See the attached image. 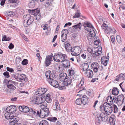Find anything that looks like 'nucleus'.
I'll list each match as a JSON object with an SVG mask.
<instances>
[{
	"label": "nucleus",
	"instance_id": "f257e3e1",
	"mask_svg": "<svg viewBox=\"0 0 125 125\" xmlns=\"http://www.w3.org/2000/svg\"><path fill=\"white\" fill-rule=\"evenodd\" d=\"M50 71H47L45 73V76L46 78L48 79V81L49 83L52 86L56 88H58L60 90H62L65 88L64 86L59 85L58 82L54 80V76H53Z\"/></svg>",
	"mask_w": 125,
	"mask_h": 125
},
{
	"label": "nucleus",
	"instance_id": "f03ea898",
	"mask_svg": "<svg viewBox=\"0 0 125 125\" xmlns=\"http://www.w3.org/2000/svg\"><path fill=\"white\" fill-rule=\"evenodd\" d=\"M75 80V78L71 76H68L64 80V81L62 83V86H68V88H71L73 85V83Z\"/></svg>",
	"mask_w": 125,
	"mask_h": 125
},
{
	"label": "nucleus",
	"instance_id": "7ed1b4c3",
	"mask_svg": "<svg viewBox=\"0 0 125 125\" xmlns=\"http://www.w3.org/2000/svg\"><path fill=\"white\" fill-rule=\"evenodd\" d=\"M23 18L25 19L23 21V24L24 26L25 27H28L34 21L33 17L29 14L23 16Z\"/></svg>",
	"mask_w": 125,
	"mask_h": 125
},
{
	"label": "nucleus",
	"instance_id": "20e7f679",
	"mask_svg": "<svg viewBox=\"0 0 125 125\" xmlns=\"http://www.w3.org/2000/svg\"><path fill=\"white\" fill-rule=\"evenodd\" d=\"M40 111V117L42 118L47 117L50 113L49 108H48L43 107Z\"/></svg>",
	"mask_w": 125,
	"mask_h": 125
},
{
	"label": "nucleus",
	"instance_id": "39448f33",
	"mask_svg": "<svg viewBox=\"0 0 125 125\" xmlns=\"http://www.w3.org/2000/svg\"><path fill=\"white\" fill-rule=\"evenodd\" d=\"M53 56V54L51 53L50 55L46 57L44 62L45 65L46 67L48 66L51 63V62L52 61Z\"/></svg>",
	"mask_w": 125,
	"mask_h": 125
},
{
	"label": "nucleus",
	"instance_id": "423d86ee",
	"mask_svg": "<svg viewBox=\"0 0 125 125\" xmlns=\"http://www.w3.org/2000/svg\"><path fill=\"white\" fill-rule=\"evenodd\" d=\"M28 11L30 13H31L35 16H37L36 19L37 20H38L40 18H38V17H37V15L40 12V10L39 9L37 8L36 9L33 10H28ZM38 16L39 17H40V16L39 15H38Z\"/></svg>",
	"mask_w": 125,
	"mask_h": 125
},
{
	"label": "nucleus",
	"instance_id": "0eeeda50",
	"mask_svg": "<svg viewBox=\"0 0 125 125\" xmlns=\"http://www.w3.org/2000/svg\"><path fill=\"white\" fill-rule=\"evenodd\" d=\"M47 89L46 88H40L37 90V91L35 92V94L39 96L43 95L46 91Z\"/></svg>",
	"mask_w": 125,
	"mask_h": 125
},
{
	"label": "nucleus",
	"instance_id": "6e6552de",
	"mask_svg": "<svg viewBox=\"0 0 125 125\" xmlns=\"http://www.w3.org/2000/svg\"><path fill=\"white\" fill-rule=\"evenodd\" d=\"M43 101H45V99L43 96L41 97L40 96H37L35 98L34 103L37 104H40Z\"/></svg>",
	"mask_w": 125,
	"mask_h": 125
},
{
	"label": "nucleus",
	"instance_id": "1a4fd4ad",
	"mask_svg": "<svg viewBox=\"0 0 125 125\" xmlns=\"http://www.w3.org/2000/svg\"><path fill=\"white\" fill-rule=\"evenodd\" d=\"M16 111V107L14 105H12L8 107L6 110V112H9L10 114H13Z\"/></svg>",
	"mask_w": 125,
	"mask_h": 125
},
{
	"label": "nucleus",
	"instance_id": "9d476101",
	"mask_svg": "<svg viewBox=\"0 0 125 125\" xmlns=\"http://www.w3.org/2000/svg\"><path fill=\"white\" fill-rule=\"evenodd\" d=\"M18 80L17 81L19 82H22V80H24L25 82H27L28 81V79L26 77L25 75L23 74H18Z\"/></svg>",
	"mask_w": 125,
	"mask_h": 125
},
{
	"label": "nucleus",
	"instance_id": "9b49d317",
	"mask_svg": "<svg viewBox=\"0 0 125 125\" xmlns=\"http://www.w3.org/2000/svg\"><path fill=\"white\" fill-rule=\"evenodd\" d=\"M19 109L20 111L25 113L28 112L30 109L28 107L25 106H19Z\"/></svg>",
	"mask_w": 125,
	"mask_h": 125
},
{
	"label": "nucleus",
	"instance_id": "f8f14e48",
	"mask_svg": "<svg viewBox=\"0 0 125 125\" xmlns=\"http://www.w3.org/2000/svg\"><path fill=\"white\" fill-rule=\"evenodd\" d=\"M63 44L64 45L66 51L68 52H70L72 48L71 45L67 41L65 42Z\"/></svg>",
	"mask_w": 125,
	"mask_h": 125
},
{
	"label": "nucleus",
	"instance_id": "ddd939ff",
	"mask_svg": "<svg viewBox=\"0 0 125 125\" xmlns=\"http://www.w3.org/2000/svg\"><path fill=\"white\" fill-rule=\"evenodd\" d=\"M82 103L84 105H86L88 104L89 101V98H88L86 95H83L82 98Z\"/></svg>",
	"mask_w": 125,
	"mask_h": 125
},
{
	"label": "nucleus",
	"instance_id": "4468645a",
	"mask_svg": "<svg viewBox=\"0 0 125 125\" xmlns=\"http://www.w3.org/2000/svg\"><path fill=\"white\" fill-rule=\"evenodd\" d=\"M124 99V96L122 94L118 96V105L120 106L122 104Z\"/></svg>",
	"mask_w": 125,
	"mask_h": 125
},
{
	"label": "nucleus",
	"instance_id": "2eb2a0df",
	"mask_svg": "<svg viewBox=\"0 0 125 125\" xmlns=\"http://www.w3.org/2000/svg\"><path fill=\"white\" fill-rule=\"evenodd\" d=\"M113 106L112 105H110L109 106L105 107L104 109L106 114H109V113L110 114L112 112L113 110Z\"/></svg>",
	"mask_w": 125,
	"mask_h": 125
},
{
	"label": "nucleus",
	"instance_id": "dca6fc26",
	"mask_svg": "<svg viewBox=\"0 0 125 125\" xmlns=\"http://www.w3.org/2000/svg\"><path fill=\"white\" fill-rule=\"evenodd\" d=\"M99 66L98 64L96 62L93 63L91 65V67L93 68L94 71L95 73L97 72Z\"/></svg>",
	"mask_w": 125,
	"mask_h": 125
},
{
	"label": "nucleus",
	"instance_id": "f3484780",
	"mask_svg": "<svg viewBox=\"0 0 125 125\" xmlns=\"http://www.w3.org/2000/svg\"><path fill=\"white\" fill-rule=\"evenodd\" d=\"M7 87L9 89L8 92L9 93H12L13 90L16 89V87L12 84H9L7 85Z\"/></svg>",
	"mask_w": 125,
	"mask_h": 125
},
{
	"label": "nucleus",
	"instance_id": "a211bd4d",
	"mask_svg": "<svg viewBox=\"0 0 125 125\" xmlns=\"http://www.w3.org/2000/svg\"><path fill=\"white\" fill-rule=\"evenodd\" d=\"M116 90H117V88H114L112 90V94L115 95L113 97L114 102L115 103H117V96H116L117 95V94L115 93Z\"/></svg>",
	"mask_w": 125,
	"mask_h": 125
},
{
	"label": "nucleus",
	"instance_id": "6ab92c4d",
	"mask_svg": "<svg viewBox=\"0 0 125 125\" xmlns=\"http://www.w3.org/2000/svg\"><path fill=\"white\" fill-rule=\"evenodd\" d=\"M58 53L59 55L61 62L62 63L65 60L67 59V56L66 54H63L61 52H58Z\"/></svg>",
	"mask_w": 125,
	"mask_h": 125
},
{
	"label": "nucleus",
	"instance_id": "aec40b11",
	"mask_svg": "<svg viewBox=\"0 0 125 125\" xmlns=\"http://www.w3.org/2000/svg\"><path fill=\"white\" fill-rule=\"evenodd\" d=\"M85 75L88 78H92L93 75V72L90 69L88 70L84 73Z\"/></svg>",
	"mask_w": 125,
	"mask_h": 125
},
{
	"label": "nucleus",
	"instance_id": "412c9836",
	"mask_svg": "<svg viewBox=\"0 0 125 125\" xmlns=\"http://www.w3.org/2000/svg\"><path fill=\"white\" fill-rule=\"evenodd\" d=\"M107 101L108 103V104L110 105H112L114 107V112L116 113V111H115V109L116 111H117V106L116 105L113 104V99H107Z\"/></svg>",
	"mask_w": 125,
	"mask_h": 125
},
{
	"label": "nucleus",
	"instance_id": "4be33fe9",
	"mask_svg": "<svg viewBox=\"0 0 125 125\" xmlns=\"http://www.w3.org/2000/svg\"><path fill=\"white\" fill-rule=\"evenodd\" d=\"M9 119L10 120L9 121L10 125H13L18 122L17 119L13 115Z\"/></svg>",
	"mask_w": 125,
	"mask_h": 125
},
{
	"label": "nucleus",
	"instance_id": "5701e85b",
	"mask_svg": "<svg viewBox=\"0 0 125 125\" xmlns=\"http://www.w3.org/2000/svg\"><path fill=\"white\" fill-rule=\"evenodd\" d=\"M72 48L73 49V50L77 54L80 53L82 51V49L79 46H76Z\"/></svg>",
	"mask_w": 125,
	"mask_h": 125
},
{
	"label": "nucleus",
	"instance_id": "b1692460",
	"mask_svg": "<svg viewBox=\"0 0 125 125\" xmlns=\"http://www.w3.org/2000/svg\"><path fill=\"white\" fill-rule=\"evenodd\" d=\"M63 62H64L63 63V65L64 67L66 68H68L69 67L70 64L69 60L67 59Z\"/></svg>",
	"mask_w": 125,
	"mask_h": 125
},
{
	"label": "nucleus",
	"instance_id": "393cba45",
	"mask_svg": "<svg viewBox=\"0 0 125 125\" xmlns=\"http://www.w3.org/2000/svg\"><path fill=\"white\" fill-rule=\"evenodd\" d=\"M107 58L106 57L103 56L101 58V61L102 64H103L104 66L107 65L108 60Z\"/></svg>",
	"mask_w": 125,
	"mask_h": 125
},
{
	"label": "nucleus",
	"instance_id": "a878e982",
	"mask_svg": "<svg viewBox=\"0 0 125 125\" xmlns=\"http://www.w3.org/2000/svg\"><path fill=\"white\" fill-rule=\"evenodd\" d=\"M99 116L105 122L107 121L108 120L107 116L104 113H102Z\"/></svg>",
	"mask_w": 125,
	"mask_h": 125
},
{
	"label": "nucleus",
	"instance_id": "bb28decb",
	"mask_svg": "<svg viewBox=\"0 0 125 125\" xmlns=\"http://www.w3.org/2000/svg\"><path fill=\"white\" fill-rule=\"evenodd\" d=\"M53 60L54 61L58 62H61L60 57L58 53H57V55H56L55 56H53Z\"/></svg>",
	"mask_w": 125,
	"mask_h": 125
},
{
	"label": "nucleus",
	"instance_id": "cd10ccee",
	"mask_svg": "<svg viewBox=\"0 0 125 125\" xmlns=\"http://www.w3.org/2000/svg\"><path fill=\"white\" fill-rule=\"evenodd\" d=\"M51 95L50 94H48L46 95L45 99V101L48 103H50L52 101V99H51L50 97Z\"/></svg>",
	"mask_w": 125,
	"mask_h": 125
},
{
	"label": "nucleus",
	"instance_id": "c85d7f7f",
	"mask_svg": "<svg viewBox=\"0 0 125 125\" xmlns=\"http://www.w3.org/2000/svg\"><path fill=\"white\" fill-rule=\"evenodd\" d=\"M67 74L65 73H62L59 75V76L61 79H65L67 77Z\"/></svg>",
	"mask_w": 125,
	"mask_h": 125
},
{
	"label": "nucleus",
	"instance_id": "c756f323",
	"mask_svg": "<svg viewBox=\"0 0 125 125\" xmlns=\"http://www.w3.org/2000/svg\"><path fill=\"white\" fill-rule=\"evenodd\" d=\"M10 114V113L7 112L5 113V116L7 119H9L11 117L13 116V115Z\"/></svg>",
	"mask_w": 125,
	"mask_h": 125
},
{
	"label": "nucleus",
	"instance_id": "7c9ffc66",
	"mask_svg": "<svg viewBox=\"0 0 125 125\" xmlns=\"http://www.w3.org/2000/svg\"><path fill=\"white\" fill-rule=\"evenodd\" d=\"M35 1L31 0L29 3V6L30 8H33L35 6Z\"/></svg>",
	"mask_w": 125,
	"mask_h": 125
},
{
	"label": "nucleus",
	"instance_id": "2f4dec72",
	"mask_svg": "<svg viewBox=\"0 0 125 125\" xmlns=\"http://www.w3.org/2000/svg\"><path fill=\"white\" fill-rule=\"evenodd\" d=\"M67 35L61 34V41L63 42H64L67 39Z\"/></svg>",
	"mask_w": 125,
	"mask_h": 125
},
{
	"label": "nucleus",
	"instance_id": "473e14b6",
	"mask_svg": "<svg viewBox=\"0 0 125 125\" xmlns=\"http://www.w3.org/2000/svg\"><path fill=\"white\" fill-rule=\"evenodd\" d=\"M110 120H112V124L113 125L115 124V115H112L109 119Z\"/></svg>",
	"mask_w": 125,
	"mask_h": 125
},
{
	"label": "nucleus",
	"instance_id": "72a5a7b5",
	"mask_svg": "<svg viewBox=\"0 0 125 125\" xmlns=\"http://www.w3.org/2000/svg\"><path fill=\"white\" fill-rule=\"evenodd\" d=\"M39 125H48V123L46 120H43L40 121Z\"/></svg>",
	"mask_w": 125,
	"mask_h": 125
},
{
	"label": "nucleus",
	"instance_id": "f704fd0d",
	"mask_svg": "<svg viewBox=\"0 0 125 125\" xmlns=\"http://www.w3.org/2000/svg\"><path fill=\"white\" fill-rule=\"evenodd\" d=\"M89 67V65L88 63H85L84 64L83 67V70L84 71H86L88 70Z\"/></svg>",
	"mask_w": 125,
	"mask_h": 125
},
{
	"label": "nucleus",
	"instance_id": "c9c22d12",
	"mask_svg": "<svg viewBox=\"0 0 125 125\" xmlns=\"http://www.w3.org/2000/svg\"><path fill=\"white\" fill-rule=\"evenodd\" d=\"M84 29L89 32H91L92 31H93V30L94 29V28L88 27V26H84Z\"/></svg>",
	"mask_w": 125,
	"mask_h": 125
},
{
	"label": "nucleus",
	"instance_id": "e433bc0d",
	"mask_svg": "<svg viewBox=\"0 0 125 125\" xmlns=\"http://www.w3.org/2000/svg\"><path fill=\"white\" fill-rule=\"evenodd\" d=\"M80 14V11L77 10L75 13V15L73 16V18H75L79 17L81 15Z\"/></svg>",
	"mask_w": 125,
	"mask_h": 125
},
{
	"label": "nucleus",
	"instance_id": "4c0bfd02",
	"mask_svg": "<svg viewBox=\"0 0 125 125\" xmlns=\"http://www.w3.org/2000/svg\"><path fill=\"white\" fill-rule=\"evenodd\" d=\"M82 99L79 98L76 100L75 101V103L77 105H81L82 103Z\"/></svg>",
	"mask_w": 125,
	"mask_h": 125
},
{
	"label": "nucleus",
	"instance_id": "58836bf2",
	"mask_svg": "<svg viewBox=\"0 0 125 125\" xmlns=\"http://www.w3.org/2000/svg\"><path fill=\"white\" fill-rule=\"evenodd\" d=\"M55 107L54 108V109H55L56 111L59 110L60 108V105L58 103H55Z\"/></svg>",
	"mask_w": 125,
	"mask_h": 125
},
{
	"label": "nucleus",
	"instance_id": "ea45409f",
	"mask_svg": "<svg viewBox=\"0 0 125 125\" xmlns=\"http://www.w3.org/2000/svg\"><path fill=\"white\" fill-rule=\"evenodd\" d=\"M81 23L80 22L77 24L73 26V27L77 29H80L81 28Z\"/></svg>",
	"mask_w": 125,
	"mask_h": 125
},
{
	"label": "nucleus",
	"instance_id": "a19ab883",
	"mask_svg": "<svg viewBox=\"0 0 125 125\" xmlns=\"http://www.w3.org/2000/svg\"><path fill=\"white\" fill-rule=\"evenodd\" d=\"M68 72L69 74L70 75L69 76H72L73 77H74L73 75L74 73V70L71 69H69L68 70Z\"/></svg>",
	"mask_w": 125,
	"mask_h": 125
},
{
	"label": "nucleus",
	"instance_id": "79ce46f5",
	"mask_svg": "<svg viewBox=\"0 0 125 125\" xmlns=\"http://www.w3.org/2000/svg\"><path fill=\"white\" fill-rule=\"evenodd\" d=\"M70 52H71V53L72 55L73 56H76V57H77V58L78 57V55L73 50V48H72V50H71Z\"/></svg>",
	"mask_w": 125,
	"mask_h": 125
},
{
	"label": "nucleus",
	"instance_id": "37998d69",
	"mask_svg": "<svg viewBox=\"0 0 125 125\" xmlns=\"http://www.w3.org/2000/svg\"><path fill=\"white\" fill-rule=\"evenodd\" d=\"M110 105L108 104V102L107 103V102H105L104 103V105H101L100 106V108L101 109H102V108H105V107H107L108 106H109Z\"/></svg>",
	"mask_w": 125,
	"mask_h": 125
},
{
	"label": "nucleus",
	"instance_id": "c03bdc74",
	"mask_svg": "<svg viewBox=\"0 0 125 125\" xmlns=\"http://www.w3.org/2000/svg\"><path fill=\"white\" fill-rule=\"evenodd\" d=\"M102 121H103L102 119L101 118L100 116H98L96 119V122L98 123H100Z\"/></svg>",
	"mask_w": 125,
	"mask_h": 125
},
{
	"label": "nucleus",
	"instance_id": "a18cd8bd",
	"mask_svg": "<svg viewBox=\"0 0 125 125\" xmlns=\"http://www.w3.org/2000/svg\"><path fill=\"white\" fill-rule=\"evenodd\" d=\"M47 119L51 121L54 122L55 121L57 120V119L55 117H50Z\"/></svg>",
	"mask_w": 125,
	"mask_h": 125
},
{
	"label": "nucleus",
	"instance_id": "49530a36",
	"mask_svg": "<svg viewBox=\"0 0 125 125\" xmlns=\"http://www.w3.org/2000/svg\"><path fill=\"white\" fill-rule=\"evenodd\" d=\"M118 79H121L122 80H124L125 78V73L123 74L121 73L120 74L118 77Z\"/></svg>",
	"mask_w": 125,
	"mask_h": 125
},
{
	"label": "nucleus",
	"instance_id": "de8ad7c7",
	"mask_svg": "<svg viewBox=\"0 0 125 125\" xmlns=\"http://www.w3.org/2000/svg\"><path fill=\"white\" fill-rule=\"evenodd\" d=\"M99 50L98 49V50L96 51H94V52L93 54H95V57H96L98 56L101 53V52L100 51H99V52H100V53L98 52Z\"/></svg>",
	"mask_w": 125,
	"mask_h": 125
},
{
	"label": "nucleus",
	"instance_id": "09e8293b",
	"mask_svg": "<svg viewBox=\"0 0 125 125\" xmlns=\"http://www.w3.org/2000/svg\"><path fill=\"white\" fill-rule=\"evenodd\" d=\"M7 13L8 16L11 17H13L14 15V13L12 11H8Z\"/></svg>",
	"mask_w": 125,
	"mask_h": 125
},
{
	"label": "nucleus",
	"instance_id": "8fccbe9b",
	"mask_svg": "<svg viewBox=\"0 0 125 125\" xmlns=\"http://www.w3.org/2000/svg\"><path fill=\"white\" fill-rule=\"evenodd\" d=\"M111 28L109 27H107L105 30V32L107 34H110Z\"/></svg>",
	"mask_w": 125,
	"mask_h": 125
},
{
	"label": "nucleus",
	"instance_id": "3c124183",
	"mask_svg": "<svg viewBox=\"0 0 125 125\" xmlns=\"http://www.w3.org/2000/svg\"><path fill=\"white\" fill-rule=\"evenodd\" d=\"M10 39H11L10 37H8L7 38L6 35H4V36L3 37L2 39V41H9Z\"/></svg>",
	"mask_w": 125,
	"mask_h": 125
},
{
	"label": "nucleus",
	"instance_id": "603ef678",
	"mask_svg": "<svg viewBox=\"0 0 125 125\" xmlns=\"http://www.w3.org/2000/svg\"><path fill=\"white\" fill-rule=\"evenodd\" d=\"M3 74L6 78H8L10 77L9 73L7 71L3 73Z\"/></svg>",
	"mask_w": 125,
	"mask_h": 125
},
{
	"label": "nucleus",
	"instance_id": "864d4df0",
	"mask_svg": "<svg viewBox=\"0 0 125 125\" xmlns=\"http://www.w3.org/2000/svg\"><path fill=\"white\" fill-rule=\"evenodd\" d=\"M68 30L67 29H63L61 32V34L67 35L68 33Z\"/></svg>",
	"mask_w": 125,
	"mask_h": 125
},
{
	"label": "nucleus",
	"instance_id": "5fc2aeb1",
	"mask_svg": "<svg viewBox=\"0 0 125 125\" xmlns=\"http://www.w3.org/2000/svg\"><path fill=\"white\" fill-rule=\"evenodd\" d=\"M28 63V60L26 59H24L21 62L23 65H26Z\"/></svg>",
	"mask_w": 125,
	"mask_h": 125
},
{
	"label": "nucleus",
	"instance_id": "6e6d98bb",
	"mask_svg": "<svg viewBox=\"0 0 125 125\" xmlns=\"http://www.w3.org/2000/svg\"><path fill=\"white\" fill-rule=\"evenodd\" d=\"M90 35L92 37H94L95 35V33L94 31V30L93 31H91L90 32Z\"/></svg>",
	"mask_w": 125,
	"mask_h": 125
},
{
	"label": "nucleus",
	"instance_id": "4d7b16f0",
	"mask_svg": "<svg viewBox=\"0 0 125 125\" xmlns=\"http://www.w3.org/2000/svg\"><path fill=\"white\" fill-rule=\"evenodd\" d=\"M40 104L41 107H42V106H43L44 107H46L47 106V104L45 101H43V102L41 103Z\"/></svg>",
	"mask_w": 125,
	"mask_h": 125
},
{
	"label": "nucleus",
	"instance_id": "13d9d810",
	"mask_svg": "<svg viewBox=\"0 0 125 125\" xmlns=\"http://www.w3.org/2000/svg\"><path fill=\"white\" fill-rule=\"evenodd\" d=\"M84 25H86L84 26H88V27H92V28H94L91 24L88 22H87L86 23H85Z\"/></svg>",
	"mask_w": 125,
	"mask_h": 125
},
{
	"label": "nucleus",
	"instance_id": "bf43d9fd",
	"mask_svg": "<svg viewBox=\"0 0 125 125\" xmlns=\"http://www.w3.org/2000/svg\"><path fill=\"white\" fill-rule=\"evenodd\" d=\"M7 70L11 73H12L14 72L13 69L12 68H10L9 67H7L6 68Z\"/></svg>",
	"mask_w": 125,
	"mask_h": 125
},
{
	"label": "nucleus",
	"instance_id": "052dcab7",
	"mask_svg": "<svg viewBox=\"0 0 125 125\" xmlns=\"http://www.w3.org/2000/svg\"><path fill=\"white\" fill-rule=\"evenodd\" d=\"M102 29H106V28L108 27V26L105 23H104L101 26Z\"/></svg>",
	"mask_w": 125,
	"mask_h": 125
},
{
	"label": "nucleus",
	"instance_id": "680f3d73",
	"mask_svg": "<svg viewBox=\"0 0 125 125\" xmlns=\"http://www.w3.org/2000/svg\"><path fill=\"white\" fill-rule=\"evenodd\" d=\"M122 54L123 56L125 58V47L122 49Z\"/></svg>",
	"mask_w": 125,
	"mask_h": 125
},
{
	"label": "nucleus",
	"instance_id": "e2e57ef3",
	"mask_svg": "<svg viewBox=\"0 0 125 125\" xmlns=\"http://www.w3.org/2000/svg\"><path fill=\"white\" fill-rule=\"evenodd\" d=\"M87 51L91 54H93L94 51L93 50L90 48H87Z\"/></svg>",
	"mask_w": 125,
	"mask_h": 125
},
{
	"label": "nucleus",
	"instance_id": "0e129e2a",
	"mask_svg": "<svg viewBox=\"0 0 125 125\" xmlns=\"http://www.w3.org/2000/svg\"><path fill=\"white\" fill-rule=\"evenodd\" d=\"M118 42L119 43H121L122 42L121 37L119 36L118 35Z\"/></svg>",
	"mask_w": 125,
	"mask_h": 125
},
{
	"label": "nucleus",
	"instance_id": "69168bd1",
	"mask_svg": "<svg viewBox=\"0 0 125 125\" xmlns=\"http://www.w3.org/2000/svg\"><path fill=\"white\" fill-rule=\"evenodd\" d=\"M34 110H33L32 108H31L30 109V112H31L33 114H35L36 113V112L37 111V110L34 109Z\"/></svg>",
	"mask_w": 125,
	"mask_h": 125
},
{
	"label": "nucleus",
	"instance_id": "338daca9",
	"mask_svg": "<svg viewBox=\"0 0 125 125\" xmlns=\"http://www.w3.org/2000/svg\"><path fill=\"white\" fill-rule=\"evenodd\" d=\"M110 31V33H114L116 31V30L114 28L112 29L111 28Z\"/></svg>",
	"mask_w": 125,
	"mask_h": 125
},
{
	"label": "nucleus",
	"instance_id": "774afa93",
	"mask_svg": "<svg viewBox=\"0 0 125 125\" xmlns=\"http://www.w3.org/2000/svg\"><path fill=\"white\" fill-rule=\"evenodd\" d=\"M8 47L10 49H12L14 47V45L12 43H11L10 44Z\"/></svg>",
	"mask_w": 125,
	"mask_h": 125
}]
</instances>
